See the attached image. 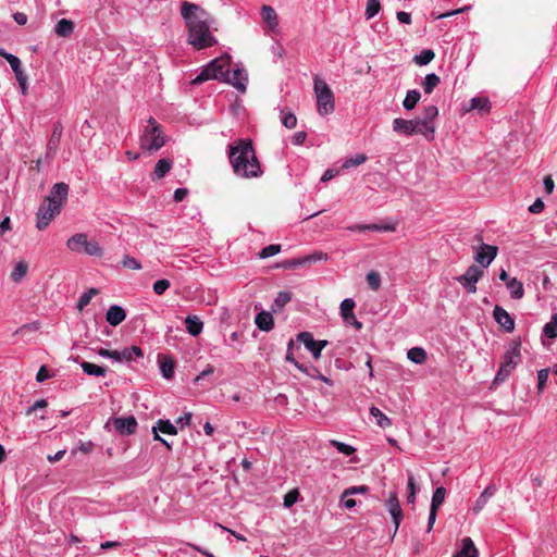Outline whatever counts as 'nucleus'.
Wrapping results in <instances>:
<instances>
[{"label":"nucleus","instance_id":"f257e3e1","mask_svg":"<svg viewBox=\"0 0 557 557\" xmlns=\"http://www.w3.org/2000/svg\"><path fill=\"white\" fill-rule=\"evenodd\" d=\"M181 15L185 21L188 38L187 41L197 50L214 46L218 40L210 32V15L198 4L183 1Z\"/></svg>","mask_w":557,"mask_h":557},{"label":"nucleus","instance_id":"f03ea898","mask_svg":"<svg viewBox=\"0 0 557 557\" xmlns=\"http://www.w3.org/2000/svg\"><path fill=\"white\" fill-rule=\"evenodd\" d=\"M228 160L234 173L239 177L255 178L262 174L252 140L249 138L238 139L230 145Z\"/></svg>","mask_w":557,"mask_h":557},{"label":"nucleus","instance_id":"7ed1b4c3","mask_svg":"<svg viewBox=\"0 0 557 557\" xmlns=\"http://www.w3.org/2000/svg\"><path fill=\"white\" fill-rule=\"evenodd\" d=\"M165 143L166 137L161 125L153 117H149L139 137L140 148L146 152L153 153L160 150Z\"/></svg>","mask_w":557,"mask_h":557},{"label":"nucleus","instance_id":"20e7f679","mask_svg":"<svg viewBox=\"0 0 557 557\" xmlns=\"http://www.w3.org/2000/svg\"><path fill=\"white\" fill-rule=\"evenodd\" d=\"M230 55L215 58L203 67V70L191 81V84L199 85L209 79L223 82L230 72Z\"/></svg>","mask_w":557,"mask_h":557},{"label":"nucleus","instance_id":"39448f33","mask_svg":"<svg viewBox=\"0 0 557 557\" xmlns=\"http://www.w3.org/2000/svg\"><path fill=\"white\" fill-rule=\"evenodd\" d=\"M521 342L520 339L512 341L507 347L506 352L503 356V361L500 367L494 377V383L499 384L507 380V377L511 374L512 370L520 362L521 354Z\"/></svg>","mask_w":557,"mask_h":557},{"label":"nucleus","instance_id":"423d86ee","mask_svg":"<svg viewBox=\"0 0 557 557\" xmlns=\"http://www.w3.org/2000/svg\"><path fill=\"white\" fill-rule=\"evenodd\" d=\"M314 94L317 99V111L320 115H327L335 109V99L329 85L318 76L314 77Z\"/></svg>","mask_w":557,"mask_h":557},{"label":"nucleus","instance_id":"0eeeda50","mask_svg":"<svg viewBox=\"0 0 557 557\" xmlns=\"http://www.w3.org/2000/svg\"><path fill=\"white\" fill-rule=\"evenodd\" d=\"M393 131L405 136L422 135L429 141L434 139V137L429 133L426 124L421 123L418 117L412 120L396 117L393 121Z\"/></svg>","mask_w":557,"mask_h":557},{"label":"nucleus","instance_id":"6e6552de","mask_svg":"<svg viewBox=\"0 0 557 557\" xmlns=\"http://www.w3.org/2000/svg\"><path fill=\"white\" fill-rule=\"evenodd\" d=\"M483 273L481 268L473 264L462 275L457 277V281L469 294H474L476 292V283L483 276Z\"/></svg>","mask_w":557,"mask_h":557},{"label":"nucleus","instance_id":"1a4fd4ad","mask_svg":"<svg viewBox=\"0 0 557 557\" xmlns=\"http://www.w3.org/2000/svg\"><path fill=\"white\" fill-rule=\"evenodd\" d=\"M60 212L58 206L44 201L37 211V228L45 230Z\"/></svg>","mask_w":557,"mask_h":557},{"label":"nucleus","instance_id":"9d476101","mask_svg":"<svg viewBox=\"0 0 557 557\" xmlns=\"http://www.w3.org/2000/svg\"><path fill=\"white\" fill-rule=\"evenodd\" d=\"M223 83H227L240 92H245L247 89L248 74L243 64H235L232 74L228 72Z\"/></svg>","mask_w":557,"mask_h":557},{"label":"nucleus","instance_id":"9b49d317","mask_svg":"<svg viewBox=\"0 0 557 557\" xmlns=\"http://www.w3.org/2000/svg\"><path fill=\"white\" fill-rule=\"evenodd\" d=\"M385 507L392 517L395 534L398 531L401 520L404 518V513L396 492H389L388 497L385 500Z\"/></svg>","mask_w":557,"mask_h":557},{"label":"nucleus","instance_id":"f8f14e48","mask_svg":"<svg viewBox=\"0 0 557 557\" xmlns=\"http://www.w3.org/2000/svg\"><path fill=\"white\" fill-rule=\"evenodd\" d=\"M297 338L312 354L314 359L321 357L322 349L327 345V341H315L310 332H301Z\"/></svg>","mask_w":557,"mask_h":557},{"label":"nucleus","instance_id":"ddd939ff","mask_svg":"<svg viewBox=\"0 0 557 557\" xmlns=\"http://www.w3.org/2000/svg\"><path fill=\"white\" fill-rule=\"evenodd\" d=\"M67 195L69 185L65 183H57L51 187L49 195L46 197L45 201L51 205H55L59 209H61L67 199Z\"/></svg>","mask_w":557,"mask_h":557},{"label":"nucleus","instance_id":"4468645a","mask_svg":"<svg viewBox=\"0 0 557 557\" xmlns=\"http://www.w3.org/2000/svg\"><path fill=\"white\" fill-rule=\"evenodd\" d=\"M355 301L351 298H345L341 304V314L344 320V322L347 325L355 326L356 330L362 329V323L357 320L354 308H355Z\"/></svg>","mask_w":557,"mask_h":557},{"label":"nucleus","instance_id":"2eb2a0df","mask_svg":"<svg viewBox=\"0 0 557 557\" xmlns=\"http://www.w3.org/2000/svg\"><path fill=\"white\" fill-rule=\"evenodd\" d=\"M62 133H63V126H62L61 122L54 123L52 134H51V136L47 143V147H46V154H45L46 160H52L55 157L59 145H60V140L62 137Z\"/></svg>","mask_w":557,"mask_h":557},{"label":"nucleus","instance_id":"dca6fc26","mask_svg":"<svg viewBox=\"0 0 557 557\" xmlns=\"http://www.w3.org/2000/svg\"><path fill=\"white\" fill-rule=\"evenodd\" d=\"M112 424L122 435L134 434L137 429V420L133 416L115 418L113 419Z\"/></svg>","mask_w":557,"mask_h":557},{"label":"nucleus","instance_id":"f3484780","mask_svg":"<svg viewBox=\"0 0 557 557\" xmlns=\"http://www.w3.org/2000/svg\"><path fill=\"white\" fill-rule=\"evenodd\" d=\"M260 15L262 22L267 25L270 32L278 33V16L276 11L269 4H263L260 8Z\"/></svg>","mask_w":557,"mask_h":557},{"label":"nucleus","instance_id":"a211bd4d","mask_svg":"<svg viewBox=\"0 0 557 557\" xmlns=\"http://www.w3.org/2000/svg\"><path fill=\"white\" fill-rule=\"evenodd\" d=\"M497 247L483 244L474 255V260L482 267H488L497 256Z\"/></svg>","mask_w":557,"mask_h":557},{"label":"nucleus","instance_id":"6ab92c4d","mask_svg":"<svg viewBox=\"0 0 557 557\" xmlns=\"http://www.w3.org/2000/svg\"><path fill=\"white\" fill-rule=\"evenodd\" d=\"M494 320L508 333L515 330L513 318L500 306H495L493 310Z\"/></svg>","mask_w":557,"mask_h":557},{"label":"nucleus","instance_id":"aec40b11","mask_svg":"<svg viewBox=\"0 0 557 557\" xmlns=\"http://www.w3.org/2000/svg\"><path fill=\"white\" fill-rule=\"evenodd\" d=\"M438 115V109L436 106H426L423 109L422 115L418 117L421 123L426 124L429 128V133L434 137L435 135V124L434 121Z\"/></svg>","mask_w":557,"mask_h":557},{"label":"nucleus","instance_id":"412c9836","mask_svg":"<svg viewBox=\"0 0 557 557\" xmlns=\"http://www.w3.org/2000/svg\"><path fill=\"white\" fill-rule=\"evenodd\" d=\"M125 310L117 305L110 306L106 314L107 322L112 326L121 324L125 320Z\"/></svg>","mask_w":557,"mask_h":557},{"label":"nucleus","instance_id":"4be33fe9","mask_svg":"<svg viewBox=\"0 0 557 557\" xmlns=\"http://www.w3.org/2000/svg\"><path fill=\"white\" fill-rule=\"evenodd\" d=\"M159 432L168 435H176L177 429L176 426L170 422V420L159 419L156 425L152 428L153 438L161 440Z\"/></svg>","mask_w":557,"mask_h":557},{"label":"nucleus","instance_id":"5701e85b","mask_svg":"<svg viewBox=\"0 0 557 557\" xmlns=\"http://www.w3.org/2000/svg\"><path fill=\"white\" fill-rule=\"evenodd\" d=\"M497 487L494 484H490L480 494L478 499L475 500L473 512L479 513L485 505L488 503L490 498L495 495Z\"/></svg>","mask_w":557,"mask_h":557},{"label":"nucleus","instance_id":"b1692460","mask_svg":"<svg viewBox=\"0 0 557 557\" xmlns=\"http://www.w3.org/2000/svg\"><path fill=\"white\" fill-rule=\"evenodd\" d=\"M351 232H393L395 228L388 224H355L347 227Z\"/></svg>","mask_w":557,"mask_h":557},{"label":"nucleus","instance_id":"393cba45","mask_svg":"<svg viewBox=\"0 0 557 557\" xmlns=\"http://www.w3.org/2000/svg\"><path fill=\"white\" fill-rule=\"evenodd\" d=\"M87 234L76 233L66 240V247L73 252H81L87 244Z\"/></svg>","mask_w":557,"mask_h":557},{"label":"nucleus","instance_id":"a878e982","mask_svg":"<svg viewBox=\"0 0 557 557\" xmlns=\"http://www.w3.org/2000/svg\"><path fill=\"white\" fill-rule=\"evenodd\" d=\"M257 327L263 332H270L274 326L273 317L268 311L258 313L255 318Z\"/></svg>","mask_w":557,"mask_h":557},{"label":"nucleus","instance_id":"bb28decb","mask_svg":"<svg viewBox=\"0 0 557 557\" xmlns=\"http://www.w3.org/2000/svg\"><path fill=\"white\" fill-rule=\"evenodd\" d=\"M479 552L470 537H465L461 541V549L458 550L454 557H478Z\"/></svg>","mask_w":557,"mask_h":557},{"label":"nucleus","instance_id":"cd10ccee","mask_svg":"<svg viewBox=\"0 0 557 557\" xmlns=\"http://www.w3.org/2000/svg\"><path fill=\"white\" fill-rule=\"evenodd\" d=\"M172 160L166 158L160 159L157 162L154 170L152 172V180L156 181L163 178L166 175V173L172 169Z\"/></svg>","mask_w":557,"mask_h":557},{"label":"nucleus","instance_id":"c85d7f7f","mask_svg":"<svg viewBox=\"0 0 557 557\" xmlns=\"http://www.w3.org/2000/svg\"><path fill=\"white\" fill-rule=\"evenodd\" d=\"M491 101L483 96L474 97L470 100V106L467 111L478 110L480 113H487L491 110Z\"/></svg>","mask_w":557,"mask_h":557},{"label":"nucleus","instance_id":"c756f323","mask_svg":"<svg viewBox=\"0 0 557 557\" xmlns=\"http://www.w3.org/2000/svg\"><path fill=\"white\" fill-rule=\"evenodd\" d=\"M185 326L191 336H198L202 332L203 323L197 315H188L185 319Z\"/></svg>","mask_w":557,"mask_h":557},{"label":"nucleus","instance_id":"7c9ffc66","mask_svg":"<svg viewBox=\"0 0 557 557\" xmlns=\"http://www.w3.org/2000/svg\"><path fill=\"white\" fill-rule=\"evenodd\" d=\"M74 30V23L67 18H61L55 27L54 32L60 37H69Z\"/></svg>","mask_w":557,"mask_h":557},{"label":"nucleus","instance_id":"2f4dec72","mask_svg":"<svg viewBox=\"0 0 557 557\" xmlns=\"http://www.w3.org/2000/svg\"><path fill=\"white\" fill-rule=\"evenodd\" d=\"M506 286L510 293V296L513 299H521L523 297V295H524L523 285L516 277L508 280Z\"/></svg>","mask_w":557,"mask_h":557},{"label":"nucleus","instance_id":"473e14b6","mask_svg":"<svg viewBox=\"0 0 557 557\" xmlns=\"http://www.w3.org/2000/svg\"><path fill=\"white\" fill-rule=\"evenodd\" d=\"M421 94L417 89L408 90L403 101L404 109L407 111L413 110L417 103L419 102Z\"/></svg>","mask_w":557,"mask_h":557},{"label":"nucleus","instance_id":"72a5a7b5","mask_svg":"<svg viewBox=\"0 0 557 557\" xmlns=\"http://www.w3.org/2000/svg\"><path fill=\"white\" fill-rule=\"evenodd\" d=\"M81 368L87 375L103 376L107 373V369L95 363L84 361L81 363Z\"/></svg>","mask_w":557,"mask_h":557},{"label":"nucleus","instance_id":"f704fd0d","mask_svg":"<svg viewBox=\"0 0 557 557\" xmlns=\"http://www.w3.org/2000/svg\"><path fill=\"white\" fill-rule=\"evenodd\" d=\"M441 83V78L435 73H430L424 77L422 82V87L425 94L430 95L433 92L434 88L438 86Z\"/></svg>","mask_w":557,"mask_h":557},{"label":"nucleus","instance_id":"c9c22d12","mask_svg":"<svg viewBox=\"0 0 557 557\" xmlns=\"http://www.w3.org/2000/svg\"><path fill=\"white\" fill-rule=\"evenodd\" d=\"M407 358L416 364H422L426 360V352L421 347H413L408 350Z\"/></svg>","mask_w":557,"mask_h":557},{"label":"nucleus","instance_id":"e433bc0d","mask_svg":"<svg viewBox=\"0 0 557 557\" xmlns=\"http://www.w3.org/2000/svg\"><path fill=\"white\" fill-rule=\"evenodd\" d=\"M370 414L375 419L376 424L383 429L392 425V420L385 416L379 408L372 406L370 408Z\"/></svg>","mask_w":557,"mask_h":557},{"label":"nucleus","instance_id":"4c0bfd02","mask_svg":"<svg viewBox=\"0 0 557 557\" xmlns=\"http://www.w3.org/2000/svg\"><path fill=\"white\" fill-rule=\"evenodd\" d=\"M175 364L171 358L164 357L160 361V371L164 379L170 380L174 375Z\"/></svg>","mask_w":557,"mask_h":557},{"label":"nucleus","instance_id":"58836bf2","mask_svg":"<svg viewBox=\"0 0 557 557\" xmlns=\"http://www.w3.org/2000/svg\"><path fill=\"white\" fill-rule=\"evenodd\" d=\"M121 352L123 361H132L144 356L141 348L138 346L124 348Z\"/></svg>","mask_w":557,"mask_h":557},{"label":"nucleus","instance_id":"ea45409f","mask_svg":"<svg viewBox=\"0 0 557 557\" xmlns=\"http://www.w3.org/2000/svg\"><path fill=\"white\" fill-rule=\"evenodd\" d=\"M28 267L24 261H20L11 273V280L15 283L21 282L27 274Z\"/></svg>","mask_w":557,"mask_h":557},{"label":"nucleus","instance_id":"a19ab883","mask_svg":"<svg viewBox=\"0 0 557 557\" xmlns=\"http://www.w3.org/2000/svg\"><path fill=\"white\" fill-rule=\"evenodd\" d=\"M84 252L91 257H102L103 256V249L96 240H88L87 244H85Z\"/></svg>","mask_w":557,"mask_h":557},{"label":"nucleus","instance_id":"79ce46f5","mask_svg":"<svg viewBox=\"0 0 557 557\" xmlns=\"http://www.w3.org/2000/svg\"><path fill=\"white\" fill-rule=\"evenodd\" d=\"M99 290L97 288H89L86 293L82 294L77 301V309L82 311L86 306L89 305L90 300L94 296L98 295Z\"/></svg>","mask_w":557,"mask_h":557},{"label":"nucleus","instance_id":"37998d69","mask_svg":"<svg viewBox=\"0 0 557 557\" xmlns=\"http://www.w3.org/2000/svg\"><path fill=\"white\" fill-rule=\"evenodd\" d=\"M367 161V156L363 153H357L350 158H347L343 164L342 169H350L352 166H358L363 164Z\"/></svg>","mask_w":557,"mask_h":557},{"label":"nucleus","instance_id":"c03bdc74","mask_svg":"<svg viewBox=\"0 0 557 557\" xmlns=\"http://www.w3.org/2000/svg\"><path fill=\"white\" fill-rule=\"evenodd\" d=\"M435 57V53L431 49H424L419 54L414 55V62L418 65H426L429 64Z\"/></svg>","mask_w":557,"mask_h":557},{"label":"nucleus","instance_id":"a18cd8bd","mask_svg":"<svg viewBox=\"0 0 557 557\" xmlns=\"http://www.w3.org/2000/svg\"><path fill=\"white\" fill-rule=\"evenodd\" d=\"M446 490L443 486L437 487L432 496L431 508L437 509L442 506L445 500Z\"/></svg>","mask_w":557,"mask_h":557},{"label":"nucleus","instance_id":"49530a36","mask_svg":"<svg viewBox=\"0 0 557 557\" xmlns=\"http://www.w3.org/2000/svg\"><path fill=\"white\" fill-rule=\"evenodd\" d=\"M292 299V296H290V293L288 292H280L276 296V298L274 299V302H273V310L276 311V310H281L283 307H285Z\"/></svg>","mask_w":557,"mask_h":557},{"label":"nucleus","instance_id":"de8ad7c7","mask_svg":"<svg viewBox=\"0 0 557 557\" xmlns=\"http://www.w3.org/2000/svg\"><path fill=\"white\" fill-rule=\"evenodd\" d=\"M543 333L548 338L557 337V313L554 314L552 320L544 325Z\"/></svg>","mask_w":557,"mask_h":557},{"label":"nucleus","instance_id":"09e8293b","mask_svg":"<svg viewBox=\"0 0 557 557\" xmlns=\"http://www.w3.org/2000/svg\"><path fill=\"white\" fill-rule=\"evenodd\" d=\"M0 55L3 57L9 62L13 72H17L18 70L22 69L21 61L16 55L7 52L3 49H0Z\"/></svg>","mask_w":557,"mask_h":557},{"label":"nucleus","instance_id":"8fccbe9b","mask_svg":"<svg viewBox=\"0 0 557 557\" xmlns=\"http://www.w3.org/2000/svg\"><path fill=\"white\" fill-rule=\"evenodd\" d=\"M281 122L286 128L293 129L297 125V117L293 112H284L282 110L281 111Z\"/></svg>","mask_w":557,"mask_h":557},{"label":"nucleus","instance_id":"3c124183","mask_svg":"<svg viewBox=\"0 0 557 557\" xmlns=\"http://www.w3.org/2000/svg\"><path fill=\"white\" fill-rule=\"evenodd\" d=\"M367 283L372 290H377L381 287V275L376 271H370L367 274Z\"/></svg>","mask_w":557,"mask_h":557},{"label":"nucleus","instance_id":"603ef678","mask_svg":"<svg viewBox=\"0 0 557 557\" xmlns=\"http://www.w3.org/2000/svg\"><path fill=\"white\" fill-rule=\"evenodd\" d=\"M311 258H297L292 260L283 261L278 267L283 269H297L308 263Z\"/></svg>","mask_w":557,"mask_h":557},{"label":"nucleus","instance_id":"864d4df0","mask_svg":"<svg viewBox=\"0 0 557 557\" xmlns=\"http://www.w3.org/2000/svg\"><path fill=\"white\" fill-rule=\"evenodd\" d=\"M330 444L332 446H334L339 453L346 455V456H350L352 455L355 451H356V448L346 444V443H343V442H338L336 440H331L330 441Z\"/></svg>","mask_w":557,"mask_h":557},{"label":"nucleus","instance_id":"5fc2aeb1","mask_svg":"<svg viewBox=\"0 0 557 557\" xmlns=\"http://www.w3.org/2000/svg\"><path fill=\"white\" fill-rule=\"evenodd\" d=\"M381 9L380 0H368L366 8V17L372 18L374 17Z\"/></svg>","mask_w":557,"mask_h":557},{"label":"nucleus","instance_id":"6e6d98bb","mask_svg":"<svg viewBox=\"0 0 557 557\" xmlns=\"http://www.w3.org/2000/svg\"><path fill=\"white\" fill-rule=\"evenodd\" d=\"M280 251H281V245L272 244V245H269V246L264 247L259 252V257L261 259H265V258H269V257L277 255Z\"/></svg>","mask_w":557,"mask_h":557},{"label":"nucleus","instance_id":"4d7b16f0","mask_svg":"<svg viewBox=\"0 0 557 557\" xmlns=\"http://www.w3.org/2000/svg\"><path fill=\"white\" fill-rule=\"evenodd\" d=\"M407 487H408L407 502L410 504H413L416 500L417 486H416V481H414V478L412 474H409V476H408Z\"/></svg>","mask_w":557,"mask_h":557},{"label":"nucleus","instance_id":"13d9d810","mask_svg":"<svg viewBox=\"0 0 557 557\" xmlns=\"http://www.w3.org/2000/svg\"><path fill=\"white\" fill-rule=\"evenodd\" d=\"M170 286H171L170 281L162 278V280L156 281L153 283L152 288L157 295H162L169 289Z\"/></svg>","mask_w":557,"mask_h":557},{"label":"nucleus","instance_id":"bf43d9fd","mask_svg":"<svg viewBox=\"0 0 557 557\" xmlns=\"http://www.w3.org/2000/svg\"><path fill=\"white\" fill-rule=\"evenodd\" d=\"M122 265L124 268H128V269H132V270H140L141 269V263L137 259H135V258H133V257H131L128 255H125L123 257Z\"/></svg>","mask_w":557,"mask_h":557},{"label":"nucleus","instance_id":"052dcab7","mask_svg":"<svg viewBox=\"0 0 557 557\" xmlns=\"http://www.w3.org/2000/svg\"><path fill=\"white\" fill-rule=\"evenodd\" d=\"M305 373L311 377L319 379V380L325 382L326 384H330V385L332 384L331 380L327 379L326 376H324L323 374H321L315 367H307V372H305Z\"/></svg>","mask_w":557,"mask_h":557},{"label":"nucleus","instance_id":"680f3d73","mask_svg":"<svg viewBox=\"0 0 557 557\" xmlns=\"http://www.w3.org/2000/svg\"><path fill=\"white\" fill-rule=\"evenodd\" d=\"M549 370L548 369H542L537 372V388L539 391H542L548 380Z\"/></svg>","mask_w":557,"mask_h":557},{"label":"nucleus","instance_id":"e2e57ef3","mask_svg":"<svg viewBox=\"0 0 557 557\" xmlns=\"http://www.w3.org/2000/svg\"><path fill=\"white\" fill-rule=\"evenodd\" d=\"M298 491L297 490H293L290 492H288L285 496H284V506L286 508H289L292 507L298 499Z\"/></svg>","mask_w":557,"mask_h":557},{"label":"nucleus","instance_id":"0e129e2a","mask_svg":"<svg viewBox=\"0 0 557 557\" xmlns=\"http://www.w3.org/2000/svg\"><path fill=\"white\" fill-rule=\"evenodd\" d=\"M368 491H369V487L367 485L351 486L344 491V497H347L348 495H355V494H364Z\"/></svg>","mask_w":557,"mask_h":557},{"label":"nucleus","instance_id":"69168bd1","mask_svg":"<svg viewBox=\"0 0 557 557\" xmlns=\"http://www.w3.org/2000/svg\"><path fill=\"white\" fill-rule=\"evenodd\" d=\"M306 138H307L306 132L300 131V132H296L292 136L290 141H292L293 145L299 146V145H302L305 143Z\"/></svg>","mask_w":557,"mask_h":557},{"label":"nucleus","instance_id":"338daca9","mask_svg":"<svg viewBox=\"0 0 557 557\" xmlns=\"http://www.w3.org/2000/svg\"><path fill=\"white\" fill-rule=\"evenodd\" d=\"M213 372H214L213 366L208 364L207 368L195 377L194 382L199 383L206 376L213 374Z\"/></svg>","mask_w":557,"mask_h":557},{"label":"nucleus","instance_id":"774afa93","mask_svg":"<svg viewBox=\"0 0 557 557\" xmlns=\"http://www.w3.org/2000/svg\"><path fill=\"white\" fill-rule=\"evenodd\" d=\"M544 210V202L542 199L537 198L530 207L529 211L532 213H541Z\"/></svg>","mask_w":557,"mask_h":557}]
</instances>
